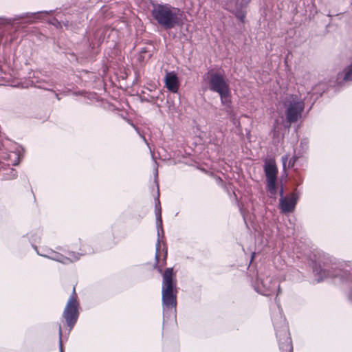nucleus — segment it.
Here are the masks:
<instances>
[{"mask_svg":"<svg viewBox=\"0 0 352 352\" xmlns=\"http://www.w3.org/2000/svg\"><path fill=\"white\" fill-rule=\"evenodd\" d=\"M285 105L287 108V120L289 122H296L300 118L304 109L303 102L298 98L296 96H291L287 99Z\"/></svg>","mask_w":352,"mask_h":352,"instance_id":"20e7f679","label":"nucleus"},{"mask_svg":"<svg viewBox=\"0 0 352 352\" xmlns=\"http://www.w3.org/2000/svg\"><path fill=\"white\" fill-rule=\"evenodd\" d=\"M156 217H157V230H158L157 232L159 234L160 229L162 228V225L160 209L159 210V211L156 212Z\"/></svg>","mask_w":352,"mask_h":352,"instance_id":"f8f14e48","label":"nucleus"},{"mask_svg":"<svg viewBox=\"0 0 352 352\" xmlns=\"http://www.w3.org/2000/svg\"><path fill=\"white\" fill-rule=\"evenodd\" d=\"M72 262V261L70 259V258H65L64 261H63L62 262L65 264H67L69 262Z\"/></svg>","mask_w":352,"mask_h":352,"instance_id":"4468645a","label":"nucleus"},{"mask_svg":"<svg viewBox=\"0 0 352 352\" xmlns=\"http://www.w3.org/2000/svg\"><path fill=\"white\" fill-rule=\"evenodd\" d=\"M297 197L292 195L289 197H283L280 199V206L283 212H290L294 210Z\"/></svg>","mask_w":352,"mask_h":352,"instance_id":"1a4fd4ad","label":"nucleus"},{"mask_svg":"<svg viewBox=\"0 0 352 352\" xmlns=\"http://www.w3.org/2000/svg\"><path fill=\"white\" fill-rule=\"evenodd\" d=\"M287 348L289 350V352H292V350H293L292 346V344H291V343L289 342L287 344Z\"/></svg>","mask_w":352,"mask_h":352,"instance_id":"ddd939ff","label":"nucleus"},{"mask_svg":"<svg viewBox=\"0 0 352 352\" xmlns=\"http://www.w3.org/2000/svg\"><path fill=\"white\" fill-rule=\"evenodd\" d=\"M151 14L157 23L165 29H172L183 24L184 12L169 4L153 5Z\"/></svg>","mask_w":352,"mask_h":352,"instance_id":"f257e3e1","label":"nucleus"},{"mask_svg":"<svg viewBox=\"0 0 352 352\" xmlns=\"http://www.w3.org/2000/svg\"><path fill=\"white\" fill-rule=\"evenodd\" d=\"M352 79V65H350L345 71L344 75V80L349 81Z\"/></svg>","mask_w":352,"mask_h":352,"instance_id":"9b49d317","label":"nucleus"},{"mask_svg":"<svg viewBox=\"0 0 352 352\" xmlns=\"http://www.w3.org/2000/svg\"><path fill=\"white\" fill-rule=\"evenodd\" d=\"M60 352H63V346H62L61 340L60 341Z\"/></svg>","mask_w":352,"mask_h":352,"instance_id":"2eb2a0df","label":"nucleus"},{"mask_svg":"<svg viewBox=\"0 0 352 352\" xmlns=\"http://www.w3.org/2000/svg\"><path fill=\"white\" fill-rule=\"evenodd\" d=\"M250 0H230L228 8L234 12L237 19L243 21L245 14L243 8L245 7Z\"/></svg>","mask_w":352,"mask_h":352,"instance_id":"0eeeda50","label":"nucleus"},{"mask_svg":"<svg viewBox=\"0 0 352 352\" xmlns=\"http://www.w3.org/2000/svg\"><path fill=\"white\" fill-rule=\"evenodd\" d=\"M289 156L288 155H285L282 157L283 166L285 171L287 168H292L294 166L296 161L297 160L296 156H293L289 159Z\"/></svg>","mask_w":352,"mask_h":352,"instance_id":"9d476101","label":"nucleus"},{"mask_svg":"<svg viewBox=\"0 0 352 352\" xmlns=\"http://www.w3.org/2000/svg\"><path fill=\"white\" fill-rule=\"evenodd\" d=\"M59 334H60V336H61V329H59Z\"/></svg>","mask_w":352,"mask_h":352,"instance_id":"dca6fc26","label":"nucleus"},{"mask_svg":"<svg viewBox=\"0 0 352 352\" xmlns=\"http://www.w3.org/2000/svg\"><path fill=\"white\" fill-rule=\"evenodd\" d=\"M158 258V254H157H157H156V258Z\"/></svg>","mask_w":352,"mask_h":352,"instance_id":"f3484780","label":"nucleus"},{"mask_svg":"<svg viewBox=\"0 0 352 352\" xmlns=\"http://www.w3.org/2000/svg\"><path fill=\"white\" fill-rule=\"evenodd\" d=\"M206 79L208 80L209 89L219 94L222 104H229L230 90L223 76L218 73L210 72L206 74Z\"/></svg>","mask_w":352,"mask_h":352,"instance_id":"f03ea898","label":"nucleus"},{"mask_svg":"<svg viewBox=\"0 0 352 352\" xmlns=\"http://www.w3.org/2000/svg\"><path fill=\"white\" fill-rule=\"evenodd\" d=\"M173 268H168L163 274L162 300L166 307L176 306V296L174 294Z\"/></svg>","mask_w":352,"mask_h":352,"instance_id":"7ed1b4c3","label":"nucleus"},{"mask_svg":"<svg viewBox=\"0 0 352 352\" xmlns=\"http://www.w3.org/2000/svg\"><path fill=\"white\" fill-rule=\"evenodd\" d=\"M265 170L267 180V188L272 193H274L276 190L275 182L278 172L277 168L273 162H269L265 166Z\"/></svg>","mask_w":352,"mask_h":352,"instance_id":"423d86ee","label":"nucleus"},{"mask_svg":"<svg viewBox=\"0 0 352 352\" xmlns=\"http://www.w3.org/2000/svg\"><path fill=\"white\" fill-rule=\"evenodd\" d=\"M165 86L170 91L177 93L179 87V80L174 72H167L164 77Z\"/></svg>","mask_w":352,"mask_h":352,"instance_id":"6e6552de","label":"nucleus"},{"mask_svg":"<svg viewBox=\"0 0 352 352\" xmlns=\"http://www.w3.org/2000/svg\"><path fill=\"white\" fill-rule=\"evenodd\" d=\"M77 308L78 303L74 297L72 296L69 299L63 313V316L70 329L73 327L76 322L78 318Z\"/></svg>","mask_w":352,"mask_h":352,"instance_id":"39448f33","label":"nucleus"}]
</instances>
